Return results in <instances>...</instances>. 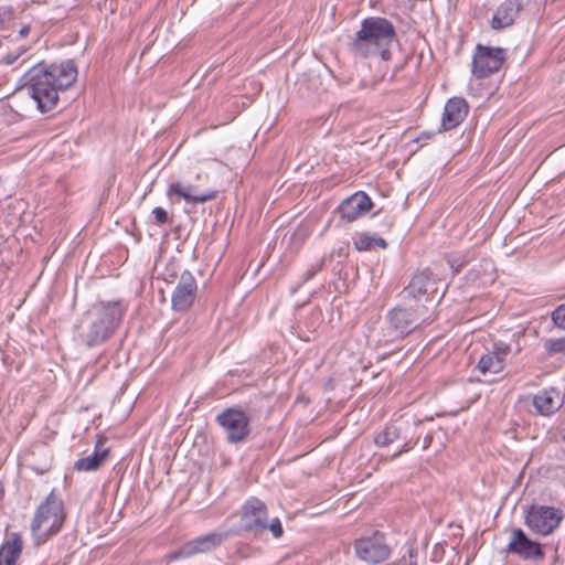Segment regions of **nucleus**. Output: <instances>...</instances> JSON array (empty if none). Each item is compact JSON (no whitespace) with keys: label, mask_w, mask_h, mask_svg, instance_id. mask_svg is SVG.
<instances>
[{"label":"nucleus","mask_w":565,"mask_h":565,"mask_svg":"<svg viewBox=\"0 0 565 565\" xmlns=\"http://www.w3.org/2000/svg\"><path fill=\"white\" fill-rule=\"evenodd\" d=\"M76 78L77 67L72 60L50 65L38 63L23 75L21 90H25L44 114L56 109L60 92L70 88Z\"/></svg>","instance_id":"1"},{"label":"nucleus","mask_w":565,"mask_h":565,"mask_svg":"<svg viewBox=\"0 0 565 565\" xmlns=\"http://www.w3.org/2000/svg\"><path fill=\"white\" fill-rule=\"evenodd\" d=\"M396 40L393 23L383 17H369L361 21L360 30L355 33L349 50L361 58L380 57L390 61L391 46Z\"/></svg>","instance_id":"2"},{"label":"nucleus","mask_w":565,"mask_h":565,"mask_svg":"<svg viewBox=\"0 0 565 565\" xmlns=\"http://www.w3.org/2000/svg\"><path fill=\"white\" fill-rule=\"evenodd\" d=\"M121 301H99L94 306L92 320L81 333V339L87 348L106 342L113 337L125 315Z\"/></svg>","instance_id":"3"},{"label":"nucleus","mask_w":565,"mask_h":565,"mask_svg":"<svg viewBox=\"0 0 565 565\" xmlns=\"http://www.w3.org/2000/svg\"><path fill=\"white\" fill-rule=\"evenodd\" d=\"M420 425V419L401 416L387 423L377 431L374 435L373 441L377 447H388L395 443H401L402 447L392 456V458L395 459L417 445L419 435H417L416 430Z\"/></svg>","instance_id":"4"},{"label":"nucleus","mask_w":565,"mask_h":565,"mask_svg":"<svg viewBox=\"0 0 565 565\" xmlns=\"http://www.w3.org/2000/svg\"><path fill=\"white\" fill-rule=\"evenodd\" d=\"M427 311L425 305L396 306L385 316L387 330L396 338L403 339L428 320Z\"/></svg>","instance_id":"5"},{"label":"nucleus","mask_w":565,"mask_h":565,"mask_svg":"<svg viewBox=\"0 0 565 565\" xmlns=\"http://www.w3.org/2000/svg\"><path fill=\"white\" fill-rule=\"evenodd\" d=\"M524 525L535 535L550 536L554 534L565 519L561 508L544 504H531L523 511Z\"/></svg>","instance_id":"6"},{"label":"nucleus","mask_w":565,"mask_h":565,"mask_svg":"<svg viewBox=\"0 0 565 565\" xmlns=\"http://www.w3.org/2000/svg\"><path fill=\"white\" fill-rule=\"evenodd\" d=\"M65 520L62 500L52 491L46 500L36 509L34 518L31 523V531L34 536H38L39 531L45 526V533L42 541L49 535L56 534ZM41 540H38V544Z\"/></svg>","instance_id":"7"},{"label":"nucleus","mask_w":565,"mask_h":565,"mask_svg":"<svg viewBox=\"0 0 565 565\" xmlns=\"http://www.w3.org/2000/svg\"><path fill=\"white\" fill-rule=\"evenodd\" d=\"M215 420L225 431L226 440L230 444L242 443L250 434V417L238 407H228L222 411Z\"/></svg>","instance_id":"8"},{"label":"nucleus","mask_w":565,"mask_h":565,"mask_svg":"<svg viewBox=\"0 0 565 565\" xmlns=\"http://www.w3.org/2000/svg\"><path fill=\"white\" fill-rule=\"evenodd\" d=\"M355 555L371 564H380L391 555V547L386 536L381 531H373L370 535H363L354 541Z\"/></svg>","instance_id":"9"},{"label":"nucleus","mask_w":565,"mask_h":565,"mask_svg":"<svg viewBox=\"0 0 565 565\" xmlns=\"http://www.w3.org/2000/svg\"><path fill=\"white\" fill-rule=\"evenodd\" d=\"M504 61L503 49L477 44L472 56V75L478 79L487 78L497 73Z\"/></svg>","instance_id":"10"},{"label":"nucleus","mask_w":565,"mask_h":565,"mask_svg":"<svg viewBox=\"0 0 565 565\" xmlns=\"http://www.w3.org/2000/svg\"><path fill=\"white\" fill-rule=\"evenodd\" d=\"M438 281L439 279L429 268L417 269L403 289V298L408 301L414 300L415 305H424L423 300L428 301L429 296L437 292Z\"/></svg>","instance_id":"11"},{"label":"nucleus","mask_w":565,"mask_h":565,"mask_svg":"<svg viewBox=\"0 0 565 565\" xmlns=\"http://www.w3.org/2000/svg\"><path fill=\"white\" fill-rule=\"evenodd\" d=\"M507 552L519 556L523 561L542 562L545 558L543 544L532 540L522 529L511 530Z\"/></svg>","instance_id":"12"},{"label":"nucleus","mask_w":565,"mask_h":565,"mask_svg":"<svg viewBox=\"0 0 565 565\" xmlns=\"http://www.w3.org/2000/svg\"><path fill=\"white\" fill-rule=\"evenodd\" d=\"M198 282L191 271L184 270L171 295V308L175 312H186L194 303Z\"/></svg>","instance_id":"13"},{"label":"nucleus","mask_w":565,"mask_h":565,"mask_svg":"<svg viewBox=\"0 0 565 565\" xmlns=\"http://www.w3.org/2000/svg\"><path fill=\"white\" fill-rule=\"evenodd\" d=\"M267 507L258 498H249L243 505L241 516L242 529L245 532L260 534L267 530Z\"/></svg>","instance_id":"14"},{"label":"nucleus","mask_w":565,"mask_h":565,"mask_svg":"<svg viewBox=\"0 0 565 565\" xmlns=\"http://www.w3.org/2000/svg\"><path fill=\"white\" fill-rule=\"evenodd\" d=\"M231 536V532H212L202 536H198L185 544L171 555V558L190 557L199 553H207L220 546Z\"/></svg>","instance_id":"15"},{"label":"nucleus","mask_w":565,"mask_h":565,"mask_svg":"<svg viewBox=\"0 0 565 565\" xmlns=\"http://www.w3.org/2000/svg\"><path fill=\"white\" fill-rule=\"evenodd\" d=\"M511 353V345L503 342H493L491 349H487L486 352L479 359L477 369L482 373L498 374L502 372L507 364V358Z\"/></svg>","instance_id":"16"},{"label":"nucleus","mask_w":565,"mask_h":565,"mask_svg":"<svg viewBox=\"0 0 565 565\" xmlns=\"http://www.w3.org/2000/svg\"><path fill=\"white\" fill-rule=\"evenodd\" d=\"M469 110L468 103L461 97L450 98L445 107L438 132L448 131L459 126L467 117Z\"/></svg>","instance_id":"17"},{"label":"nucleus","mask_w":565,"mask_h":565,"mask_svg":"<svg viewBox=\"0 0 565 565\" xmlns=\"http://www.w3.org/2000/svg\"><path fill=\"white\" fill-rule=\"evenodd\" d=\"M372 206L371 199L364 192H356L342 201L339 213L343 220L353 222L367 213Z\"/></svg>","instance_id":"18"},{"label":"nucleus","mask_w":565,"mask_h":565,"mask_svg":"<svg viewBox=\"0 0 565 565\" xmlns=\"http://www.w3.org/2000/svg\"><path fill=\"white\" fill-rule=\"evenodd\" d=\"M563 403L559 392L554 387L541 390L532 397L535 413L542 416L555 414L563 406Z\"/></svg>","instance_id":"19"},{"label":"nucleus","mask_w":565,"mask_h":565,"mask_svg":"<svg viewBox=\"0 0 565 565\" xmlns=\"http://www.w3.org/2000/svg\"><path fill=\"white\" fill-rule=\"evenodd\" d=\"M171 194H177L178 196L182 198L186 203L190 204L204 203L216 198L215 190L199 192L196 186L192 184L183 185L180 182L170 184L168 189V195Z\"/></svg>","instance_id":"20"},{"label":"nucleus","mask_w":565,"mask_h":565,"mask_svg":"<svg viewBox=\"0 0 565 565\" xmlns=\"http://www.w3.org/2000/svg\"><path fill=\"white\" fill-rule=\"evenodd\" d=\"M522 4L520 0H505L497 9L491 20L494 30H502L515 21Z\"/></svg>","instance_id":"21"},{"label":"nucleus","mask_w":565,"mask_h":565,"mask_svg":"<svg viewBox=\"0 0 565 565\" xmlns=\"http://www.w3.org/2000/svg\"><path fill=\"white\" fill-rule=\"evenodd\" d=\"M106 439L100 437L94 448V452L87 457L78 459L74 468L77 471H95L99 469L109 457V448L105 447Z\"/></svg>","instance_id":"22"},{"label":"nucleus","mask_w":565,"mask_h":565,"mask_svg":"<svg viewBox=\"0 0 565 565\" xmlns=\"http://www.w3.org/2000/svg\"><path fill=\"white\" fill-rule=\"evenodd\" d=\"M23 547L22 537L19 533H10L0 547V565H15Z\"/></svg>","instance_id":"23"},{"label":"nucleus","mask_w":565,"mask_h":565,"mask_svg":"<svg viewBox=\"0 0 565 565\" xmlns=\"http://www.w3.org/2000/svg\"><path fill=\"white\" fill-rule=\"evenodd\" d=\"M544 350L548 356L565 354V337L550 338L544 341Z\"/></svg>","instance_id":"24"},{"label":"nucleus","mask_w":565,"mask_h":565,"mask_svg":"<svg viewBox=\"0 0 565 565\" xmlns=\"http://www.w3.org/2000/svg\"><path fill=\"white\" fill-rule=\"evenodd\" d=\"M551 319L555 327L565 330V303L559 305L551 312Z\"/></svg>","instance_id":"25"},{"label":"nucleus","mask_w":565,"mask_h":565,"mask_svg":"<svg viewBox=\"0 0 565 565\" xmlns=\"http://www.w3.org/2000/svg\"><path fill=\"white\" fill-rule=\"evenodd\" d=\"M354 247L358 250H371L374 248L373 236L361 234L354 239Z\"/></svg>","instance_id":"26"},{"label":"nucleus","mask_w":565,"mask_h":565,"mask_svg":"<svg viewBox=\"0 0 565 565\" xmlns=\"http://www.w3.org/2000/svg\"><path fill=\"white\" fill-rule=\"evenodd\" d=\"M326 262H327V257L323 256L315 265H311L303 274L301 284L309 281L310 279H312L316 276L317 273L321 271L326 265Z\"/></svg>","instance_id":"27"},{"label":"nucleus","mask_w":565,"mask_h":565,"mask_svg":"<svg viewBox=\"0 0 565 565\" xmlns=\"http://www.w3.org/2000/svg\"><path fill=\"white\" fill-rule=\"evenodd\" d=\"M14 17V9L11 6L0 7V29H4Z\"/></svg>","instance_id":"28"},{"label":"nucleus","mask_w":565,"mask_h":565,"mask_svg":"<svg viewBox=\"0 0 565 565\" xmlns=\"http://www.w3.org/2000/svg\"><path fill=\"white\" fill-rule=\"evenodd\" d=\"M152 214L154 216L156 224L159 226L167 224L171 221V217L169 216L168 212L161 206L154 207L152 210Z\"/></svg>","instance_id":"29"},{"label":"nucleus","mask_w":565,"mask_h":565,"mask_svg":"<svg viewBox=\"0 0 565 565\" xmlns=\"http://www.w3.org/2000/svg\"><path fill=\"white\" fill-rule=\"evenodd\" d=\"M267 529L271 532L275 539H279L284 534L282 525L278 518H274L269 523H267Z\"/></svg>","instance_id":"30"},{"label":"nucleus","mask_w":565,"mask_h":565,"mask_svg":"<svg viewBox=\"0 0 565 565\" xmlns=\"http://www.w3.org/2000/svg\"><path fill=\"white\" fill-rule=\"evenodd\" d=\"M26 50L23 47H20L17 52H9L3 58L2 62L7 65H11L17 62V60L20 57L22 53H24Z\"/></svg>","instance_id":"31"},{"label":"nucleus","mask_w":565,"mask_h":565,"mask_svg":"<svg viewBox=\"0 0 565 565\" xmlns=\"http://www.w3.org/2000/svg\"><path fill=\"white\" fill-rule=\"evenodd\" d=\"M448 263L450 267L454 269L455 274L459 273L460 269L466 265V260L459 258H450L448 259Z\"/></svg>","instance_id":"32"},{"label":"nucleus","mask_w":565,"mask_h":565,"mask_svg":"<svg viewBox=\"0 0 565 565\" xmlns=\"http://www.w3.org/2000/svg\"><path fill=\"white\" fill-rule=\"evenodd\" d=\"M373 242H374V248L375 247L385 248L387 246L386 241L382 237L373 236Z\"/></svg>","instance_id":"33"},{"label":"nucleus","mask_w":565,"mask_h":565,"mask_svg":"<svg viewBox=\"0 0 565 565\" xmlns=\"http://www.w3.org/2000/svg\"><path fill=\"white\" fill-rule=\"evenodd\" d=\"M408 555H409V565H417V561H416L417 551L415 548H409Z\"/></svg>","instance_id":"34"},{"label":"nucleus","mask_w":565,"mask_h":565,"mask_svg":"<svg viewBox=\"0 0 565 565\" xmlns=\"http://www.w3.org/2000/svg\"><path fill=\"white\" fill-rule=\"evenodd\" d=\"M435 134L436 132L433 131H423L420 136L417 138V141L431 139L435 136Z\"/></svg>","instance_id":"35"},{"label":"nucleus","mask_w":565,"mask_h":565,"mask_svg":"<svg viewBox=\"0 0 565 565\" xmlns=\"http://www.w3.org/2000/svg\"><path fill=\"white\" fill-rule=\"evenodd\" d=\"M30 32V26L29 25H24L21 30H20V35L21 36H25L28 35Z\"/></svg>","instance_id":"36"},{"label":"nucleus","mask_w":565,"mask_h":565,"mask_svg":"<svg viewBox=\"0 0 565 565\" xmlns=\"http://www.w3.org/2000/svg\"><path fill=\"white\" fill-rule=\"evenodd\" d=\"M431 441V436H427L424 440V445H423V448L426 449L429 445V443Z\"/></svg>","instance_id":"37"},{"label":"nucleus","mask_w":565,"mask_h":565,"mask_svg":"<svg viewBox=\"0 0 565 565\" xmlns=\"http://www.w3.org/2000/svg\"><path fill=\"white\" fill-rule=\"evenodd\" d=\"M4 497V488H3V484L0 482V501H2Z\"/></svg>","instance_id":"38"}]
</instances>
